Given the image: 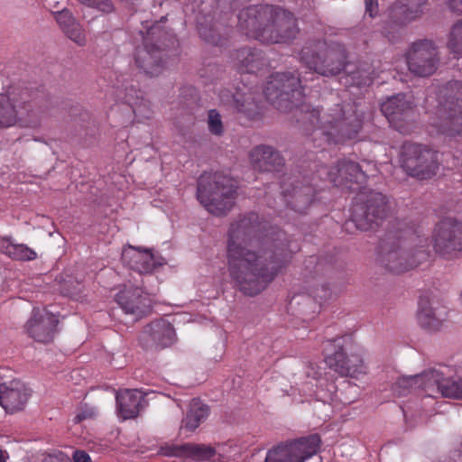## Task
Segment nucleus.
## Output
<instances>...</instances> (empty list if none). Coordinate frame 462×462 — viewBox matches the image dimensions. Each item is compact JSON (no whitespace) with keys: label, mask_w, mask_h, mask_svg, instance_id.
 <instances>
[{"label":"nucleus","mask_w":462,"mask_h":462,"mask_svg":"<svg viewBox=\"0 0 462 462\" xmlns=\"http://www.w3.org/2000/svg\"><path fill=\"white\" fill-rule=\"evenodd\" d=\"M57 317L47 309L35 308L25 324L30 337L40 343H50L57 332Z\"/></svg>","instance_id":"18"},{"label":"nucleus","mask_w":462,"mask_h":462,"mask_svg":"<svg viewBox=\"0 0 462 462\" xmlns=\"http://www.w3.org/2000/svg\"><path fill=\"white\" fill-rule=\"evenodd\" d=\"M115 94L116 100L128 104L133 108L134 114L141 113L142 106H146L140 90L132 84L125 85L117 80L115 87Z\"/></svg>","instance_id":"31"},{"label":"nucleus","mask_w":462,"mask_h":462,"mask_svg":"<svg viewBox=\"0 0 462 462\" xmlns=\"http://www.w3.org/2000/svg\"><path fill=\"white\" fill-rule=\"evenodd\" d=\"M239 28L249 37L263 43H282L298 33L293 15L272 5H253L240 11Z\"/></svg>","instance_id":"2"},{"label":"nucleus","mask_w":462,"mask_h":462,"mask_svg":"<svg viewBox=\"0 0 462 462\" xmlns=\"http://www.w3.org/2000/svg\"><path fill=\"white\" fill-rule=\"evenodd\" d=\"M116 399L118 416L123 420L135 418L139 413L142 402L144 401L140 391L129 389L117 393Z\"/></svg>","instance_id":"28"},{"label":"nucleus","mask_w":462,"mask_h":462,"mask_svg":"<svg viewBox=\"0 0 462 462\" xmlns=\"http://www.w3.org/2000/svg\"><path fill=\"white\" fill-rule=\"evenodd\" d=\"M444 397L462 399V379L456 381L450 378L448 387L444 390Z\"/></svg>","instance_id":"40"},{"label":"nucleus","mask_w":462,"mask_h":462,"mask_svg":"<svg viewBox=\"0 0 462 462\" xmlns=\"http://www.w3.org/2000/svg\"><path fill=\"white\" fill-rule=\"evenodd\" d=\"M255 214L233 223L228 232L226 259L231 280L245 295L255 296L281 273L288 254L269 241L254 238Z\"/></svg>","instance_id":"1"},{"label":"nucleus","mask_w":462,"mask_h":462,"mask_svg":"<svg viewBox=\"0 0 462 462\" xmlns=\"http://www.w3.org/2000/svg\"><path fill=\"white\" fill-rule=\"evenodd\" d=\"M439 462H462V442L448 454L441 457Z\"/></svg>","instance_id":"42"},{"label":"nucleus","mask_w":462,"mask_h":462,"mask_svg":"<svg viewBox=\"0 0 462 462\" xmlns=\"http://www.w3.org/2000/svg\"><path fill=\"white\" fill-rule=\"evenodd\" d=\"M175 332L170 322L161 319L151 322L142 333L146 347H166L173 344Z\"/></svg>","instance_id":"23"},{"label":"nucleus","mask_w":462,"mask_h":462,"mask_svg":"<svg viewBox=\"0 0 462 462\" xmlns=\"http://www.w3.org/2000/svg\"><path fill=\"white\" fill-rule=\"evenodd\" d=\"M348 77L351 79L352 83L357 86L369 85L373 81L370 73L365 69L350 71V74L346 78Z\"/></svg>","instance_id":"39"},{"label":"nucleus","mask_w":462,"mask_h":462,"mask_svg":"<svg viewBox=\"0 0 462 462\" xmlns=\"http://www.w3.org/2000/svg\"><path fill=\"white\" fill-rule=\"evenodd\" d=\"M320 443L317 434L280 443L267 451L264 462H305L318 453Z\"/></svg>","instance_id":"9"},{"label":"nucleus","mask_w":462,"mask_h":462,"mask_svg":"<svg viewBox=\"0 0 462 462\" xmlns=\"http://www.w3.org/2000/svg\"><path fill=\"white\" fill-rule=\"evenodd\" d=\"M122 261L139 273H150L157 266L163 264V259L155 256L150 249L132 245H127L123 249Z\"/></svg>","instance_id":"21"},{"label":"nucleus","mask_w":462,"mask_h":462,"mask_svg":"<svg viewBox=\"0 0 462 462\" xmlns=\"http://www.w3.org/2000/svg\"><path fill=\"white\" fill-rule=\"evenodd\" d=\"M418 389H423L428 396L440 394L444 397V390L448 387L450 378L444 376V372L437 369H430L417 374Z\"/></svg>","instance_id":"30"},{"label":"nucleus","mask_w":462,"mask_h":462,"mask_svg":"<svg viewBox=\"0 0 462 462\" xmlns=\"http://www.w3.org/2000/svg\"><path fill=\"white\" fill-rule=\"evenodd\" d=\"M427 257L426 250L413 249L407 241L398 240L385 249L382 261L390 272L401 273L417 267Z\"/></svg>","instance_id":"11"},{"label":"nucleus","mask_w":462,"mask_h":462,"mask_svg":"<svg viewBox=\"0 0 462 462\" xmlns=\"http://www.w3.org/2000/svg\"><path fill=\"white\" fill-rule=\"evenodd\" d=\"M448 308L436 297H422L419 302L417 320L429 331L440 330L448 318Z\"/></svg>","instance_id":"17"},{"label":"nucleus","mask_w":462,"mask_h":462,"mask_svg":"<svg viewBox=\"0 0 462 462\" xmlns=\"http://www.w3.org/2000/svg\"><path fill=\"white\" fill-rule=\"evenodd\" d=\"M313 131V140L328 143H339L353 138L361 128V118L354 110L353 105H335L320 116L319 109H312L307 116Z\"/></svg>","instance_id":"3"},{"label":"nucleus","mask_w":462,"mask_h":462,"mask_svg":"<svg viewBox=\"0 0 462 462\" xmlns=\"http://www.w3.org/2000/svg\"><path fill=\"white\" fill-rule=\"evenodd\" d=\"M401 163L411 176L420 180L430 179L439 168V153L420 143H404L402 147Z\"/></svg>","instance_id":"8"},{"label":"nucleus","mask_w":462,"mask_h":462,"mask_svg":"<svg viewBox=\"0 0 462 462\" xmlns=\"http://www.w3.org/2000/svg\"><path fill=\"white\" fill-rule=\"evenodd\" d=\"M235 59L243 71L254 73L264 65V59L261 52L252 49H242L236 51Z\"/></svg>","instance_id":"34"},{"label":"nucleus","mask_w":462,"mask_h":462,"mask_svg":"<svg viewBox=\"0 0 462 462\" xmlns=\"http://www.w3.org/2000/svg\"><path fill=\"white\" fill-rule=\"evenodd\" d=\"M388 211L385 197L380 192H371L365 204L356 205L353 208L352 222L356 228L367 231L373 228L374 224L383 219Z\"/></svg>","instance_id":"16"},{"label":"nucleus","mask_w":462,"mask_h":462,"mask_svg":"<svg viewBox=\"0 0 462 462\" xmlns=\"http://www.w3.org/2000/svg\"><path fill=\"white\" fill-rule=\"evenodd\" d=\"M74 462H91L90 456L83 450H76L72 456Z\"/></svg>","instance_id":"45"},{"label":"nucleus","mask_w":462,"mask_h":462,"mask_svg":"<svg viewBox=\"0 0 462 462\" xmlns=\"http://www.w3.org/2000/svg\"><path fill=\"white\" fill-rule=\"evenodd\" d=\"M325 362L341 376L359 378L367 374L368 367L362 348L348 336L328 342Z\"/></svg>","instance_id":"5"},{"label":"nucleus","mask_w":462,"mask_h":462,"mask_svg":"<svg viewBox=\"0 0 462 462\" xmlns=\"http://www.w3.org/2000/svg\"><path fill=\"white\" fill-rule=\"evenodd\" d=\"M236 189L235 181L228 176L206 172L199 179L197 197L208 212L221 216L232 208Z\"/></svg>","instance_id":"6"},{"label":"nucleus","mask_w":462,"mask_h":462,"mask_svg":"<svg viewBox=\"0 0 462 462\" xmlns=\"http://www.w3.org/2000/svg\"><path fill=\"white\" fill-rule=\"evenodd\" d=\"M207 125L210 134L216 136H221L224 134L222 117L216 109L208 111Z\"/></svg>","instance_id":"38"},{"label":"nucleus","mask_w":462,"mask_h":462,"mask_svg":"<svg viewBox=\"0 0 462 462\" xmlns=\"http://www.w3.org/2000/svg\"><path fill=\"white\" fill-rule=\"evenodd\" d=\"M250 160L255 169L266 171L275 170L283 163L281 154L267 145L254 147L250 152Z\"/></svg>","instance_id":"29"},{"label":"nucleus","mask_w":462,"mask_h":462,"mask_svg":"<svg viewBox=\"0 0 462 462\" xmlns=\"http://www.w3.org/2000/svg\"><path fill=\"white\" fill-rule=\"evenodd\" d=\"M116 300L125 313L140 319L150 311L152 300L139 287H125L116 296Z\"/></svg>","instance_id":"19"},{"label":"nucleus","mask_w":462,"mask_h":462,"mask_svg":"<svg viewBox=\"0 0 462 462\" xmlns=\"http://www.w3.org/2000/svg\"><path fill=\"white\" fill-rule=\"evenodd\" d=\"M55 20L62 32L79 46L87 44V35L83 26L68 9L56 12Z\"/></svg>","instance_id":"27"},{"label":"nucleus","mask_w":462,"mask_h":462,"mask_svg":"<svg viewBox=\"0 0 462 462\" xmlns=\"http://www.w3.org/2000/svg\"><path fill=\"white\" fill-rule=\"evenodd\" d=\"M406 60L412 74L419 77L430 76L436 71L439 62L437 48L431 41H418L407 51Z\"/></svg>","instance_id":"15"},{"label":"nucleus","mask_w":462,"mask_h":462,"mask_svg":"<svg viewBox=\"0 0 462 462\" xmlns=\"http://www.w3.org/2000/svg\"><path fill=\"white\" fill-rule=\"evenodd\" d=\"M82 4L95 7L102 12L109 13L113 9V5L109 0H79Z\"/></svg>","instance_id":"41"},{"label":"nucleus","mask_w":462,"mask_h":462,"mask_svg":"<svg viewBox=\"0 0 462 462\" xmlns=\"http://www.w3.org/2000/svg\"><path fill=\"white\" fill-rule=\"evenodd\" d=\"M445 3L451 12L462 14V0H446Z\"/></svg>","instance_id":"44"},{"label":"nucleus","mask_w":462,"mask_h":462,"mask_svg":"<svg viewBox=\"0 0 462 462\" xmlns=\"http://www.w3.org/2000/svg\"><path fill=\"white\" fill-rule=\"evenodd\" d=\"M0 252L15 261H32L36 252L24 244H14L10 237H0Z\"/></svg>","instance_id":"32"},{"label":"nucleus","mask_w":462,"mask_h":462,"mask_svg":"<svg viewBox=\"0 0 462 462\" xmlns=\"http://www.w3.org/2000/svg\"><path fill=\"white\" fill-rule=\"evenodd\" d=\"M365 14L370 17H374L379 12L378 0H365Z\"/></svg>","instance_id":"43"},{"label":"nucleus","mask_w":462,"mask_h":462,"mask_svg":"<svg viewBox=\"0 0 462 462\" xmlns=\"http://www.w3.org/2000/svg\"><path fill=\"white\" fill-rule=\"evenodd\" d=\"M8 457H9V455H8L7 451L0 449V462H6Z\"/></svg>","instance_id":"48"},{"label":"nucleus","mask_w":462,"mask_h":462,"mask_svg":"<svg viewBox=\"0 0 462 462\" xmlns=\"http://www.w3.org/2000/svg\"><path fill=\"white\" fill-rule=\"evenodd\" d=\"M381 110L398 132L408 134L413 131V104L404 94L388 97L382 103Z\"/></svg>","instance_id":"14"},{"label":"nucleus","mask_w":462,"mask_h":462,"mask_svg":"<svg viewBox=\"0 0 462 462\" xmlns=\"http://www.w3.org/2000/svg\"><path fill=\"white\" fill-rule=\"evenodd\" d=\"M417 374L411 376H402L398 378L393 386V390L398 395H405L412 389H418Z\"/></svg>","instance_id":"37"},{"label":"nucleus","mask_w":462,"mask_h":462,"mask_svg":"<svg viewBox=\"0 0 462 462\" xmlns=\"http://www.w3.org/2000/svg\"><path fill=\"white\" fill-rule=\"evenodd\" d=\"M156 28L155 27H152L151 28V30L148 32V34H154V32H155Z\"/></svg>","instance_id":"49"},{"label":"nucleus","mask_w":462,"mask_h":462,"mask_svg":"<svg viewBox=\"0 0 462 462\" xmlns=\"http://www.w3.org/2000/svg\"><path fill=\"white\" fill-rule=\"evenodd\" d=\"M295 210L300 211V212H303V210L300 208H296Z\"/></svg>","instance_id":"51"},{"label":"nucleus","mask_w":462,"mask_h":462,"mask_svg":"<svg viewBox=\"0 0 462 462\" xmlns=\"http://www.w3.org/2000/svg\"><path fill=\"white\" fill-rule=\"evenodd\" d=\"M437 106L429 111L431 133L455 138L462 134V83L448 82L438 92Z\"/></svg>","instance_id":"4"},{"label":"nucleus","mask_w":462,"mask_h":462,"mask_svg":"<svg viewBox=\"0 0 462 462\" xmlns=\"http://www.w3.org/2000/svg\"><path fill=\"white\" fill-rule=\"evenodd\" d=\"M301 85V80L291 73H275L264 87L263 93L267 100L273 104L289 100L290 92H295Z\"/></svg>","instance_id":"20"},{"label":"nucleus","mask_w":462,"mask_h":462,"mask_svg":"<svg viewBox=\"0 0 462 462\" xmlns=\"http://www.w3.org/2000/svg\"><path fill=\"white\" fill-rule=\"evenodd\" d=\"M160 452L166 457H183L196 461L209 460L216 454L215 448L209 445L193 443L164 446Z\"/></svg>","instance_id":"26"},{"label":"nucleus","mask_w":462,"mask_h":462,"mask_svg":"<svg viewBox=\"0 0 462 462\" xmlns=\"http://www.w3.org/2000/svg\"><path fill=\"white\" fill-rule=\"evenodd\" d=\"M300 194H298V193H296V194H295V199H296V200H298V199H300Z\"/></svg>","instance_id":"50"},{"label":"nucleus","mask_w":462,"mask_h":462,"mask_svg":"<svg viewBox=\"0 0 462 462\" xmlns=\"http://www.w3.org/2000/svg\"><path fill=\"white\" fill-rule=\"evenodd\" d=\"M447 46L452 53L462 56V19L451 26Z\"/></svg>","instance_id":"36"},{"label":"nucleus","mask_w":462,"mask_h":462,"mask_svg":"<svg viewBox=\"0 0 462 462\" xmlns=\"http://www.w3.org/2000/svg\"><path fill=\"white\" fill-rule=\"evenodd\" d=\"M94 414H95V411L92 409L81 410L80 411H79L76 414V416L74 418V421L76 423H79L85 419L92 417Z\"/></svg>","instance_id":"46"},{"label":"nucleus","mask_w":462,"mask_h":462,"mask_svg":"<svg viewBox=\"0 0 462 462\" xmlns=\"http://www.w3.org/2000/svg\"><path fill=\"white\" fill-rule=\"evenodd\" d=\"M427 0H395L383 14V34L392 40L393 32L422 15Z\"/></svg>","instance_id":"10"},{"label":"nucleus","mask_w":462,"mask_h":462,"mask_svg":"<svg viewBox=\"0 0 462 462\" xmlns=\"http://www.w3.org/2000/svg\"><path fill=\"white\" fill-rule=\"evenodd\" d=\"M209 415V408L199 399H192L189 410L182 420V427L189 431L195 430Z\"/></svg>","instance_id":"33"},{"label":"nucleus","mask_w":462,"mask_h":462,"mask_svg":"<svg viewBox=\"0 0 462 462\" xmlns=\"http://www.w3.org/2000/svg\"><path fill=\"white\" fill-rule=\"evenodd\" d=\"M460 299H461V301H462V291H461V294H460Z\"/></svg>","instance_id":"52"},{"label":"nucleus","mask_w":462,"mask_h":462,"mask_svg":"<svg viewBox=\"0 0 462 462\" xmlns=\"http://www.w3.org/2000/svg\"><path fill=\"white\" fill-rule=\"evenodd\" d=\"M26 90L0 93V129L16 126L31 116L32 104Z\"/></svg>","instance_id":"13"},{"label":"nucleus","mask_w":462,"mask_h":462,"mask_svg":"<svg viewBox=\"0 0 462 462\" xmlns=\"http://www.w3.org/2000/svg\"><path fill=\"white\" fill-rule=\"evenodd\" d=\"M134 60L138 69L150 77H157L164 69L162 51L156 46L149 47L145 43L143 47L138 48Z\"/></svg>","instance_id":"24"},{"label":"nucleus","mask_w":462,"mask_h":462,"mask_svg":"<svg viewBox=\"0 0 462 462\" xmlns=\"http://www.w3.org/2000/svg\"><path fill=\"white\" fill-rule=\"evenodd\" d=\"M199 34L208 42H210V43H213V44H216L217 42L214 36L207 34V29L206 28L199 29Z\"/></svg>","instance_id":"47"},{"label":"nucleus","mask_w":462,"mask_h":462,"mask_svg":"<svg viewBox=\"0 0 462 462\" xmlns=\"http://www.w3.org/2000/svg\"><path fill=\"white\" fill-rule=\"evenodd\" d=\"M30 390L19 380L0 384V404L6 412L23 410L29 399Z\"/></svg>","instance_id":"22"},{"label":"nucleus","mask_w":462,"mask_h":462,"mask_svg":"<svg viewBox=\"0 0 462 462\" xmlns=\"http://www.w3.org/2000/svg\"><path fill=\"white\" fill-rule=\"evenodd\" d=\"M328 180L336 186H343L347 182L363 183L366 180L360 166L350 160H339L334 168L328 172Z\"/></svg>","instance_id":"25"},{"label":"nucleus","mask_w":462,"mask_h":462,"mask_svg":"<svg viewBox=\"0 0 462 462\" xmlns=\"http://www.w3.org/2000/svg\"><path fill=\"white\" fill-rule=\"evenodd\" d=\"M433 247L437 254L452 259L462 252V223L453 218L439 222L433 231Z\"/></svg>","instance_id":"12"},{"label":"nucleus","mask_w":462,"mask_h":462,"mask_svg":"<svg viewBox=\"0 0 462 462\" xmlns=\"http://www.w3.org/2000/svg\"><path fill=\"white\" fill-rule=\"evenodd\" d=\"M300 59L310 70L326 77L338 74L346 66V51L340 44L312 43L301 50Z\"/></svg>","instance_id":"7"},{"label":"nucleus","mask_w":462,"mask_h":462,"mask_svg":"<svg viewBox=\"0 0 462 462\" xmlns=\"http://www.w3.org/2000/svg\"><path fill=\"white\" fill-rule=\"evenodd\" d=\"M234 106L238 113L248 119L255 118L261 111V107L252 93L237 92L234 96Z\"/></svg>","instance_id":"35"}]
</instances>
